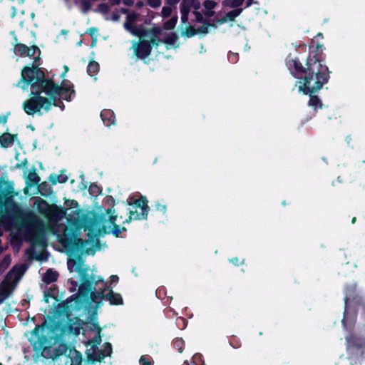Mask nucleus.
I'll return each instance as SVG.
<instances>
[{
  "label": "nucleus",
  "mask_w": 365,
  "mask_h": 365,
  "mask_svg": "<svg viewBox=\"0 0 365 365\" xmlns=\"http://www.w3.org/2000/svg\"><path fill=\"white\" fill-rule=\"evenodd\" d=\"M118 279V276H116V275H113V276H111V280H112V282H116Z\"/></svg>",
  "instance_id": "nucleus-47"
},
{
  "label": "nucleus",
  "mask_w": 365,
  "mask_h": 365,
  "mask_svg": "<svg viewBox=\"0 0 365 365\" xmlns=\"http://www.w3.org/2000/svg\"><path fill=\"white\" fill-rule=\"evenodd\" d=\"M68 349V347L66 344H61L58 345L57 349H56V355H62L63 354H65L66 352Z\"/></svg>",
  "instance_id": "nucleus-32"
},
{
  "label": "nucleus",
  "mask_w": 365,
  "mask_h": 365,
  "mask_svg": "<svg viewBox=\"0 0 365 365\" xmlns=\"http://www.w3.org/2000/svg\"><path fill=\"white\" fill-rule=\"evenodd\" d=\"M120 19V14L118 13L114 12L112 14L110 20L113 21H118Z\"/></svg>",
  "instance_id": "nucleus-38"
},
{
  "label": "nucleus",
  "mask_w": 365,
  "mask_h": 365,
  "mask_svg": "<svg viewBox=\"0 0 365 365\" xmlns=\"http://www.w3.org/2000/svg\"><path fill=\"white\" fill-rule=\"evenodd\" d=\"M309 106L314 108H317L318 107L322 108L319 99L315 96H310Z\"/></svg>",
  "instance_id": "nucleus-25"
},
{
  "label": "nucleus",
  "mask_w": 365,
  "mask_h": 365,
  "mask_svg": "<svg viewBox=\"0 0 365 365\" xmlns=\"http://www.w3.org/2000/svg\"><path fill=\"white\" fill-rule=\"evenodd\" d=\"M135 205L137 207L140 208L143 212V215H144V212L146 211V209L148 207L146 200L145 198L138 200L135 202Z\"/></svg>",
  "instance_id": "nucleus-23"
},
{
  "label": "nucleus",
  "mask_w": 365,
  "mask_h": 365,
  "mask_svg": "<svg viewBox=\"0 0 365 365\" xmlns=\"http://www.w3.org/2000/svg\"><path fill=\"white\" fill-rule=\"evenodd\" d=\"M63 68H64V72L61 74L62 78H64L66 73L68 71V67L67 66H64Z\"/></svg>",
  "instance_id": "nucleus-43"
},
{
  "label": "nucleus",
  "mask_w": 365,
  "mask_h": 365,
  "mask_svg": "<svg viewBox=\"0 0 365 365\" xmlns=\"http://www.w3.org/2000/svg\"><path fill=\"white\" fill-rule=\"evenodd\" d=\"M108 213L110 214L109 220H110V223L114 226L113 232H115L116 235H118V233L120 232V231L119 230V227L117 225H115V221L117 220V215H114L115 210H112L111 209L108 210Z\"/></svg>",
  "instance_id": "nucleus-18"
},
{
  "label": "nucleus",
  "mask_w": 365,
  "mask_h": 365,
  "mask_svg": "<svg viewBox=\"0 0 365 365\" xmlns=\"http://www.w3.org/2000/svg\"><path fill=\"white\" fill-rule=\"evenodd\" d=\"M74 269H75L76 272H81V269H80V267H76V268H74Z\"/></svg>",
  "instance_id": "nucleus-52"
},
{
  "label": "nucleus",
  "mask_w": 365,
  "mask_h": 365,
  "mask_svg": "<svg viewBox=\"0 0 365 365\" xmlns=\"http://www.w3.org/2000/svg\"><path fill=\"white\" fill-rule=\"evenodd\" d=\"M69 356L71 359L70 365H82L83 356L81 352L76 350L70 351Z\"/></svg>",
  "instance_id": "nucleus-10"
},
{
  "label": "nucleus",
  "mask_w": 365,
  "mask_h": 365,
  "mask_svg": "<svg viewBox=\"0 0 365 365\" xmlns=\"http://www.w3.org/2000/svg\"><path fill=\"white\" fill-rule=\"evenodd\" d=\"M19 1H20L21 3H23L24 0H19Z\"/></svg>",
  "instance_id": "nucleus-57"
},
{
  "label": "nucleus",
  "mask_w": 365,
  "mask_h": 365,
  "mask_svg": "<svg viewBox=\"0 0 365 365\" xmlns=\"http://www.w3.org/2000/svg\"><path fill=\"white\" fill-rule=\"evenodd\" d=\"M245 0H228L223 2V4L227 5L231 8H237L242 6Z\"/></svg>",
  "instance_id": "nucleus-21"
},
{
  "label": "nucleus",
  "mask_w": 365,
  "mask_h": 365,
  "mask_svg": "<svg viewBox=\"0 0 365 365\" xmlns=\"http://www.w3.org/2000/svg\"><path fill=\"white\" fill-rule=\"evenodd\" d=\"M178 18L177 17H173L166 22H165L163 27L166 30H173L177 24Z\"/></svg>",
  "instance_id": "nucleus-20"
},
{
  "label": "nucleus",
  "mask_w": 365,
  "mask_h": 365,
  "mask_svg": "<svg viewBox=\"0 0 365 365\" xmlns=\"http://www.w3.org/2000/svg\"><path fill=\"white\" fill-rule=\"evenodd\" d=\"M107 299L112 304H122V297L118 294L115 293L113 291H110L106 296Z\"/></svg>",
  "instance_id": "nucleus-14"
},
{
  "label": "nucleus",
  "mask_w": 365,
  "mask_h": 365,
  "mask_svg": "<svg viewBox=\"0 0 365 365\" xmlns=\"http://www.w3.org/2000/svg\"><path fill=\"white\" fill-rule=\"evenodd\" d=\"M242 9H236L234 10H232L229 12H227L224 16L222 17H217L216 18V22L222 24H225L228 21H233L235 19L242 13Z\"/></svg>",
  "instance_id": "nucleus-7"
},
{
  "label": "nucleus",
  "mask_w": 365,
  "mask_h": 365,
  "mask_svg": "<svg viewBox=\"0 0 365 365\" xmlns=\"http://www.w3.org/2000/svg\"><path fill=\"white\" fill-rule=\"evenodd\" d=\"M192 6L189 4H184V3L181 2L180 4V13H181V21L182 23L186 24L188 21V14L190 11Z\"/></svg>",
  "instance_id": "nucleus-12"
},
{
  "label": "nucleus",
  "mask_w": 365,
  "mask_h": 365,
  "mask_svg": "<svg viewBox=\"0 0 365 365\" xmlns=\"http://www.w3.org/2000/svg\"><path fill=\"white\" fill-rule=\"evenodd\" d=\"M123 2L126 6H132L134 4L133 0H123Z\"/></svg>",
  "instance_id": "nucleus-39"
},
{
  "label": "nucleus",
  "mask_w": 365,
  "mask_h": 365,
  "mask_svg": "<svg viewBox=\"0 0 365 365\" xmlns=\"http://www.w3.org/2000/svg\"><path fill=\"white\" fill-rule=\"evenodd\" d=\"M162 33L161 27L153 25L152 27L146 29L142 35L136 36L139 40L133 42L132 46L135 55L140 58L148 57L153 47H158L161 43L159 37Z\"/></svg>",
  "instance_id": "nucleus-4"
},
{
  "label": "nucleus",
  "mask_w": 365,
  "mask_h": 365,
  "mask_svg": "<svg viewBox=\"0 0 365 365\" xmlns=\"http://www.w3.org/2000/svg\"><path fill=\"white\" fill-rule=\"evenodd\" d=\"M0 365H1V364H0Z\"/></svg>",
  "instance_id": "nucleus-58"
},
{
  "label": "nucleus",
  "mask_w": 365,
  "mask_h": 365,
  "mask_svg": "<svg viewBox=\"0 0 365 365\" xmlns=\"http://www.w3.org/2000/svg\"><path fill=\"white\" fill-rule=\"evenodd\" d=\"M170 41H171V39H170V38H168V39H167V41H166L165 42H168H168H170Z\"/></svg>",
  "instance_id": "nucleus-53"
},
{
  "label": "nucleus",
  "mask_w": 365,
  "mask_h": 365,
  "mask_svg": "<svg viewBox=\"0 0 365 365\" xmlns=\"http://www.w3.org/2000/svg\"><path fill=\"white\" fill-rule=\"evenodd\" d=\"M14 142V136L9 133H5L0 136V143L2 147L7 148Z\"/></svg>",
  "instance_id": "nucleus-16"
},
{
  "label": "nucleus",
  "mask_w": 365,
  "mask_h": 365,
  "mask_svg": "<svg viewBox=\"0 0 365 365\" xmlns=\"http://www.w3.org/2000/svg\"><path fill=\"white\" fill-rule=\"evenodd\" d=\"M101 329L100 327H98V331H97V334L92 340V343L93 344H99L101 342Z\"/></svg>",
  "instance_id": "nucleus-35"
},
{
  "label": "nucleus",
  "mask_w": 365,
  "mask_h": 365,
  "mask_svg": "<svg viewBox=\"0 0 365 365\" xmlns=\"http://www.w3.org/2000/svg\"><path fill=\"white\" fill-rule=\"evenodd\" d=\"M66 180H67V178H64L61 175L51 176V181L53 183L65 182Z\"/></svg>",
  "instance_id": "nucleus-31"
},
{
  "label": "nucleus",
  "mask_w": 365,
  "mask_h": 365,
  "mask_svg": "<svg viewBox=\"0 0 365 365\" xmlns=\"http://www.w3.org/2000/svg\"><path fill=\"white\" fill-rule=\"evenodd\" d=\"M91 281L97 284L98 282L102 281V279L100 277H98L97 279L95 277H91Z\"/></svg>",
  "instance_id": "nucleus-40"
},
{
  "label": "nucleus",
  "mask_w": 365,
  "mask_h": 365,
  "mask_svg": "<svg viewBox=\"0 0 365 365\" xmlns=\"http://www.w3.org/2000/svg\"><path fill=\"white\" fill-rule=\"evenodd\" d=\"M212 27H214L213 24H204L203 25H202L200 28H198L197 29V34H206L210 31V30Z\"/></svg>",
  "instance_id": "nucleus-26"
},
{
  "label": "nucleus",
  "mask_w": 365,
  "mask_h": 365,
  "mask_svg": "<svg viewBox=\"0 0 365 365\" xmlns=\"http://www.w3.org/2000/svg\"><path fill=\"white\" fill-rule=\"evenodd\" d=\"M90 287V282L89 281H86L83 283H82L79 287H78V292L81 294L84 295L87 294V292L88 290V288Z\"/></svg>",
  "instance_id": "nucleus-29"
},
{
  "label": "nucleus",
  "mask_w": 365,
  "mask_h": 365,
  "mask_svg": "<svg viewBox=\"0 0 365 365\" xmlns=\"http://www.w3.org/2000/svg\"><path fill=\"white\" fill-rule=\"evenodd\" d=\"M217 6V3L212 0H205L202 3V13L207 17L214 16L215 12L214 9Z\"/></svg>",
  "instance_id": "nucleus-8"
},
{
  "label": "nucleus",
  "mask_w": 365,
  "mask_h": 365,
  "mask_svg": "<svg viewBox=\"0 0 365 365\" xmlns=\"http://www.w3.org/2000/svg\"><path fill=\"white\" fill-rule=\"evenodd\" d=\"M120 11L123 14H126L127 15H128V14H130L128 12V10L127 9H124V8L120 9Z\"/></svg>",
  "instance_id": "nucleus-45"
},
{
  "label": "nucleus",
  "mask_w": 365,
  "mask_h": 365,
  "mask_svg": "<svg viewBox=\"0 0 365 365\" xmlns=\"http://www.w3.org/2000/svg\"><path fill=\"white\" fill-rule=\"evenodd\" d=\"M173 9L170 6H163L161 11V15L163 18L170 16L172 14Z\"/></svg>",
  "instance_id": "nucleus-30"
},
{
  "label": "nucleus",
  "mask_w": 365,
  "mask_h": 365,
  "mask_svg": "<svg viewBox=\"0 0 365 365\" xmlns=\"http://www.w3.org/2000/svg\"><path fill=\"white\" fill-rule=\"evenodd\" d=\"M143 6V2H142V1H138L136 4V6H138V8H141Z\"/></svg>",
  "instance_id": "nucleus-48"
},
{
  "label": "nucleus",
  "mask_w": 365,
  "mask_h": 365,
  "mask_svg": "<svg viewBox=\"0 0 365 365\" xmlns=\"http://www.w3.org/2000/svg\"><path fill=\"white\" fill-rule=\"evenodd\" d=\"M82 326V320L77 317L69 319L66 327H62L58 323L51 324L45 321L41 325H36L31 331L29 341L35 351L43 354L46 349L63 340L67 331L78 334Z\"/></svg>",
  "instance_id": "nucleus-2"
},
{
  "label": "nucleus",
  "mask_w": 365,
  "mask_h": 365,
  "mask_svg": "<svg viewBox=\"0 0 365 365\" xmlns=\"http://www.w3.org/2000/svg\"><path fill=\"white\" fill-rule=\"evenodd\" d=\"M71 263H72V264H75L76 262H75L74 261H70V262L68 263V267L71 269V272H73V268L71 267Z\"/></svg>",
  "instance_id": "nucleus-46"
},
{
  "label": "nucleus",
  "mask_w": 365,
  "mask_h": 365,
  "mask_svg": "<svg viewBox=\"0 0 365 365\" xmlns=\"http://www.w3.org/2000/svg\"><path fill=\"white\" fill-rule=\"evenodd\" d=\"M11 258L10 255H6L0 263V269L4 271L10 264Z\"/></svg>",
  "instance_id": "nucleus-27"
},
{
  "label": "nucleus",
  "mask_w": 365,
  "mask_h": 365,
  "mask_svg": "<svg viewBox=\"0 0 365 365\" xmlns=\"http://www.w3.org/2000/svg\"><path fill=\"white\" fill-rule=\"evenodd\" d=\"M158 210H160V211H163V212H165V210H166V207H165V205H158Z\"/></svg>",
  "instance_id": "nucleus-44"
},
{
  "label": "nucleus",
  "mask_w": 365,
  "mask_h": 365,
  "mask_svg": "<svg viewBox=\"0 0 365 365\" xmlns=\"http://www.w3.org/2000/svg\"><path fill=\"white\" fill-rule=\"evenodd\" d=\"M147 4L152 8L156 9L160 6V0H147Z\"/></svg>",
  "instance_id": "nucleus-33"
},
{
  "label": "nucleus",
  "mask_w": 365,
  "mask_h": 365,
  "mask_svg": "<svg viewBox=\"0 0 365 365\" xmlns=\"http://www.w3.org/2000/svg\"><path fill=\"white\" fill-rule=\"evenodd\" d=\"M236 261H237V258H235V260H234L233 263L236 262Z\"/></svg>",
  "instance_id": "nucleus-56"
},
{
  "label": "nucleus",
  "mask_w": 365,
  "mask_h": 365,
  "mask_svg": "<svg viewBox=\"0 0 365 365\" xmlns=\"http://www.w3.org/2000/svg\"><path fill=\"white\" fill-rule=\"evenodd\" d=\"M139 14L132 12L128 14L125 21L123 24L124 29L133 36H140L146 30L142 26H135L134 24L138 21Z\"/></svg>",
  "instance_id": "nucleus-6"
},
{
  "label": "nucleus",
  "mask_w": 365,
  "mask_h": 365,
  "mask_svg": "<svg viewBox=\"0 0 365 365\" xmlns=\"http://www.w3.org/2000/svg\"><path fill=\"white\" fill-rule=\"evenodd\" d=\"M58 274L56 271L48 269L44 274L43 280L46 284L54 282L57 280Z\"/></svg>",
  "instance_id": "nucleus-11"
},
{
  "label": "nucleus",
  "mask_w": 365,
  "mask_h": 365,
  "mask_svg": "<svg viewBox=\"0 0 365 365\" xmlns=\"http://www.w3.org/2000/svg\"><path fill=\"white\" fill-rule=\"evenodd\" d=\"M253 0H247V6H250L252 4Z\"/></svg>",
  "instance_id": "nucleus-51"
},
{
  "label": "nucleus",
  "mask_w": 365,
  "mask_h": 365,
  "mask_svg": "<svg viewBox=\"0 0 365 365\" xmlns=\"http://www.w3.org/2000/svg\"><path fill=\"white\" fill-rule=\"evenodd\" d=\"M23 273L24 270L21 267H14L7 274L6 279L0 284V304L12 294Z\"/></svg>",
  "instance_id": "nucleus-5"
},
{
  "label": "nucleus",
  "mask_w": 365,
  "mask_h": 365,
  "mask_svg": "<svg viewBox=\"0 0 365 365\" xmlns=\"http://www.w3.org/2000/svg\"><path fill=\"white\" fill-rule=\"evenodd\" d=\"M99 70V65L97 62L92 61H90L88 66V73L91 76H93L98 73Z\"/></svg>",
  "instance_id": "nucleus-19"
},
{
  "label": "nucleus",
  "mask_w": 365,
  "mask_h": 365,
  "mask_svg": "<svg viewBox=\"0 0 365 365\" xmlns=\"http://www.w3.org/2000/svg\"><path fill=\"white\" fill-rule=\"evenodd\" d=\"M236 261H237V258H235V260H234L233 263L236 262Z\"/></svg>",
  "instance_id": "nucleus-55"
},
{
  "label": "nucleus",
  "mask_w": 365,
  "mask_h": 365,
  "mask_svg": "<svg viewBox=\"0 0 365 365\" xmlns=\"http://www.w3.org/2000/svg\"><path fill=\"white\" fill-rule=\"evenodd\" d=\"M98 11L102 14H106L109 11V6L107 4H101L98 6Z\"/></svg>",
  "instance_id": "nucleus-34"
},
{
  "label": "nucleus",
  "mask_w": 365,
  "mask_h": 365,
  "mask_svg": "<svg viewBox=\"0 0 365 365\" xmlns=\"http://www.w3.org/2000/svg\"><path fill=\"white\" fill-rule=\"evenodd\" d=\"M38 48L36 46L28 47V51H26V56H34Z\"/></svg>",
  "instance_id": "nucleus-36"
},
{
  "label": "nucleus",
  "mask_w": 365,
  "mask_h": 365,
  "mask_svg": "<svg viewBox=\"0 0 365 365\" xmlns=\"http://www.w3.org/2000/svg\"><path fill=\"white\" fill-rule=\"evenodd\" d=\"M140 363L141 365H151V362L145 356H141L140 359Z\"/></svg>",
  "instance_id": "nucleus-37"
},
{
  "label": "nucleus",
  "mask_w": 365,
  "mask_h": 365,
  "mask_svg": "<svg viewBox=\"0 0 365 365\" xmlns=\"http://www.w3.org/2000/svg\"><path fill=\"white\" fill-rule=\"evenodd\" d=\"M40 177L35 171H29L26 177V182L29 185H37L40 182Z\"/></svg>",
  "instance_id": "nucleus-13"
},
{
  "label": "nucleus",
  "mask_w": 365,
  "mask_h": 365,
  "mask_svg": "<svg viewBox=\"0 0 365 365\" xmlns=\"http://www.w3.org/2000/svg\"><path fill=\"white\" fill-rule=\"evenodd\" d=\"M327 70V68L322 66L319 61L310 59L307 63L304 79L303 82H299V90L307 94L321 89L328 81Z\"/></svg>",
  "instance_id": "nucleus-3"
},
{
  "label": "nucleus",
  "mask_w": 365,
  "mask_h": 365,
  "mask_svg": "<svg viewBox=\"0 0 365 365\" xmlns=\"http://www.w3.org/2000/svg\"><path fill=\"white\" fill-rule=\"evenodd\" d=\"M104 292L103 291H101V292H92L91 293V300L93 301V302L96 303L97 304V307L98 306L99 304H101L102 302V301L104 299Z\"/></svg>",
  "instance_id": "nucleus-15"
},
{
  "label": "nucleus",
  "mask_w": 365,
  "mask_h": 365,
  "mask_svg": "<svg viewBox=\"0 0 365 365\" xmlns=\"http://www.w3.org/2000/svg\"><path fill=\"white\" fill-rule=\"evenodd\" d=\"M86 365H93V361H91L88 359V361L86 363Z\"/></svg>",
  "instance_id": "nucleus-50"
},
{
  "label": "nucleus",
  "mask_w": 365,
  "mask_h": 365,
  "mask_svg": "<svg viewBox=\"0 0 365 365\" xmlns=\"http://www.w3.org/2000/svg\"><path fill=\"white\" fill-rule=\"evenodd\" d=\"M130 219L131 220L133 218V215H134V213L132 211H130ZM133 218L134 219H137L138 218V215H135L133 217Z\"/></svg>",
  "instance_id": "nucleus-49"
},
{
  "label": "nucleus",
  "mask_w": 365,
  "mask_h": 365,
  "mask_svg": "<svg viewBox=\"0 0 365 365\" xmlns=\"http://www.w3.org/2000/svg\"><path fill=\"white\" fill-rule=\"evenodd\" d=\"M197 34V29H195L193 26H188L182 31V36L185 37H192Z\"/></svg>",
  "instance_id": "nucleus-22"
},
{
  "label": "nucleus",
  "mask_w": 365,
  "mask_h": 365,
  "mask_svg": "<svg viewBox=\"0 0 365 365\" xmlns=\"http://www.w3.org/2000/svg\"><path fill=\"white\" fill-rule=\"evenodd\" d=\"M43 73L36 67H24L21 71V78L17 86L25 88V84L38 85L40 91L32 93V96L24 103V111L28 115L42 114V110L48 111L52 106L67 93L70 88L58 86L51 79L43 80Z\"/></svg>",
  "instance_id": "nucleus-1"
},
{
  "label": "nucleus",
  "mask_w": 365,
  "mask_h": 365,
  "mask_svg": "<svg viewBox=\"0 0 365 365\" xmlns=\"http://www.w3.org/2000/svg\"><path fill=\"white\" fill-rule=\"evenodd\" d=\"M184 4H187L192 6L195 10H198L200 8V3L198 0H182Z\"/></svg>",
  "instance_id": "nucleus-28"
},
{
  "label": "nucleus",
  "mask_w": 365,
  "mask_h": 365,
  "mask_svg": "<svg viewBox=\"0 0 365 365\" xmlns=\"http://www.w3.org/2000/svg\"><path fill=\"white\" fill-rule=\"evenodd\" d=\"M14 50L21 56L26 55V51H28V46L22 43H17L14 47Z\"/></svg>",
  "instance_id": "nucleus-24"
},
{
  "label": "nucleus",
  "mask_w": 365,
  "mask_h": 365,
  "mask_svg": "<svg viewBox=\"0 0 365 365\" xmlns=\"http://www.w3.org/2000/svg\"><path fill=\"white\" fill-rule=\"evenodd\" d=\"M76 4L79 6L83 13L88 12L91 8V5L88 0H77Z\"/></svg>",
  "instance_id": "nucleus-17"
},
{
  "label": "nucleus",
  "mask_w": 365,
  "mask_h": 365,
  "mask_svg": "<svg viewBox=\"0 0 365 365\" xmlns=\"http://www.w3.org/2000/svg\"><path fill=\"white\" fill-rule=\"evenodd\" d=\"M96 356L93 358L94 361H101L104 359L106 356H110L112 353V347L110 344H106L103 351L98 350L97 352L94 350Z\"/></svg>",
  "instance_id": "nucleus-9"
},
{
  "label": "nucleus",
  "mask_w": 365,
  "mask_h": 365,
  "mask_svg": "<svg viewBox=\"0 0 365 365\" xmlns=\"http://www.w3.org/2000/svg\"><path fill=\"white\" fill-rule=\"evenodd\" d=\"M166 1L169 5H175L180 1V0H166Z\"/></svg>",
  "instance_id": "nucleus-41"
},
{
  "label": "nucleus",
  "mask_w": 365,
  "mask_h": 365,
  "mask_svg": "<svg viewBox=\"0 0 365 365\" xmlns=\"http://www.w3.org/2000/svg\"><path fill=\"white\" fill-rule=\"evenodd\" d=\"M109 1L112 5H118L121 0H109Z\"/></svg>",
  "instance_id": "nucleus-42"
},
{
  "label": "nucleus",
  "mask_w": 365,
  "mask_h": 365,
  "mask_svg": "<svg viewBox=\"0 0 365 365\" xmlns=\"http://www.w3.org/2000/svg\"><path fill=\"white\" fill-rule=\"evenodd\" d=\"M0 365H1V364H0Z\"/></svg>",
  "instance_id": "nucleus-59"
},
{
  "label": "nucleus",
  "mask_w": 365,
  "mask_h": 365,
  "mask_svg": "<svg viewBox=\"0 0 365 365\" xmlns=\"http://www.w3.org/2000/svg\"><path fill=\"white\" fill-rule=\"evenodd\" d=\"M355 220H356V218H355V217H354V218L352 219V222L354 223V222H355Z\"/></svg>",
  "instance_id": "nucleus-54"
}]
</instances>
